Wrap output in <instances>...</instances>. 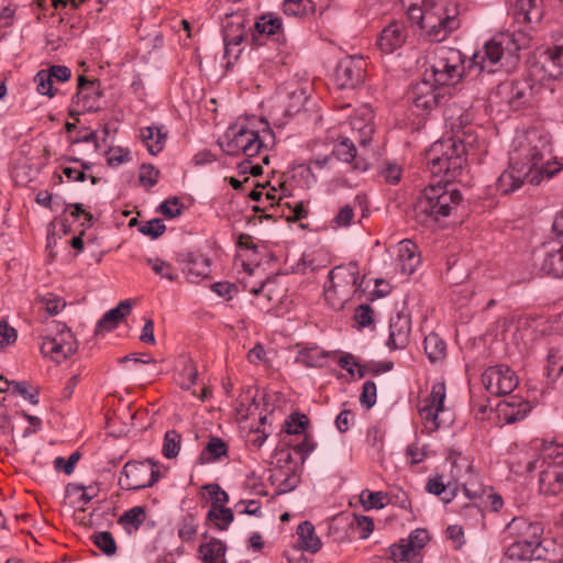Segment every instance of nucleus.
<instances>
[{
    "label": "nucleus",
    "mask_w": 563,
    "mask_h": 563,
    "mask_svg": "<svg viewBox=\"0 0 563 563\" xmlns=\"http://www.w3.org/2000/svg\"><path fill=\"white\" fill-rule=\"evenodd\" d=\"M446 0H402L409 21L423 31L429 42H442L460 26L456 11L449 10Z\"/></svg>",
    "instance_id": "obj_2"
},
{
    "label": "nucleus",
    "mask_w": 563,
    "mask_h": 563,
    "mask_svg": "<svg viewBox=\"0 0 563 563\" xmlns=\"http://www.w3.org/2000/svg\"><path fill=\"white\" fill-rule=\"evenodd\" d=\"M183 263V271L189 282L195 283L210 274V260L200 253H187Z\"/></svg>",
    "instance_id": "obj_27"
},
{
    "label": "nucleus",
    "mask_w": 563,
    "mask_h": 563,
    "mask_svg": "<svg viewBox=\"0 0 563 563\" xmlns=\"http://www.w3.org/2000/svg\"><path fill=\"white\" fill-rule=\"evenodd\" d=\"M181 435L176 430H168L164 435L162 453L166 459H174L180 450Z\"/></svg>",
    "instance_id": "obj_44"
},
{
    "label": "nucleus",
    "mask_w": 563,
    "mask_h": 563,
    "mask_svg": "<svg viewBox=\"0 0 563 563\" xmlns=\"http://www.w3.org/2000/svg\"><path fill=\"white\" fill-rule=\"evenodd\" d=\"M176 380L183 389H189L197 379V368L189 357H181L176 365Z\"/></svg>",
    "instance_id": "obj_36"
},
{
    "label": "nucleus",
    "mask_w": 563,
    "mask_h": 563,
    "mask_svg": "<svg viewBox=\"0 0 563 563\" xmlns=\"http://www.w3.org/2000/svg\"><path fill=\"white\" fill-rule=\"evenodd\" d=\"M198 523L196 522V519L194 516L188 515L186 516L178 529V537L184 542H189L194 540L195 536L197 534Z\"/></svg>",
    "instance_id": "obj_56"
},
{
    "label": "nucleus",
    "mask_w": 563,
    "mask_h": 563,
    "mask_svg": "<svg viewBox=\"0 0 563 563\" xmlns=\"http://www.w3.org/2000/svg\"><path fill=\"white\" fill-rule=\"evenodd\" d=\"M93 544L101 550L106 555L112 556L117 553V543L109 531H101L95 533L92 537Z\"/></svg>",
    "instance_id": "obj_45"
},
{
    "label": "nucleus",
    "mask_w": 563,
    "mask_h": 563,
    "mask_svg": "<svg viewBox=\"0 0 563 563\" xmlns=\"http://www.w3.org/2000/svg\"><path fill=\"white\" fill-rule=\"evenodd\" d=\"M361 503L365 509H380L384 508L387 503V494L383 492H369L367 489L361 493Z\"/></svg>",
    "instance_id": "obj_46"
},
{
    "label": "nucleus",
    "mask_w": 563,
    "mask_h": 563,
    "mask_svg": "<svg viewBox=\"0 0 563 563\" xmlns=\"http://www.w3.org/2000/svg\"><path fill=\"white\" fill-rule=\"evenodd\" d=\"M146 264L152 268V271L156 275H158L163 278H166L170 282H174L176 279L174 268H173L172 264H169L168 262H165V261L156 257V258H147Z\"/></svg>",
    "instance_id": "obj_49"
},
{
    "label": "nucleus",
    "mask_w": 563,
    "mask_h": 563,
    "mask_svg": "<svg viewBox=\"0 0 563 563\" xmlns=\"http://www.w3.org/2000/svg\"><path fill=\"white\" fill-rule=\"evenodd\" d=\"M167 132L164 126H146L141 130V139L152 155H157L164 148Z\"/></svg>",
    "instance_id": "obj_32"
},
{
    "label": "nucleus",
    "mask_w": 563,
    "mask_h": 563,
    "mask_svg": "<svg viewBox=\"0 0 563 563\" xmlns=\"http://www.w3.org/2000/svg\"><path fill=\"white\" fill-rule=\"evenodd\" d=\"M282 30V20L273 14L262 15L254 24L253 41L261 44L260 36L275 35Z\"/></svg>",
    "instance_id": "obj_35"
},
{
    "label": "nucleus",
    "mask_w": 563,
    "mask_h": 563,
    "mask_svg": "<svg viewBox=\"0 0 563 563\" xmlns=\"http://www.w3.org/2000/svg\"><path fill=\"white\" fill-rule=\"evenodd\" d=\"M547 555L543 544L514 541L505 551V559L511 562L542 560Z\"/></svg>",
    "instance_id": "obj_22"
},
{
    "label": "nucleus",
    "mask_w": 563,
    "mask_h": 563,
    "mask_svg": "<svg viewBox=\"0 0 563 563\" xmlns=\"http://www.w3.org/2000/svg\"><path fill=\"white\" fill-rule=\"evenodd\" d=\"M244 288L261 298H265L267 303H277L282 300L285 289L278 285L276 279L267 278L261 282L258 285H251L249 282H244Z\"/></svg>",
    "instance_id": "obj_28"
},
{
    "label": "nucleus",
    "mask_w": 563,
    "mask_h": 563,
    "mask_svg": "<svg viewBox=\"0 0 563 563\" xmlns=\"http://www.w3.org/2000/svg\"><path fill=\"white\" fill-rule=\"evenodd\" d=\"M530 41V36L523 31L500 32L472 56L471 66L487 73L510 71L518 65L519 52L528 47Z\"/></svg>",
    "instance_id": "obj_3"
},
{
    "label": "nucleus",
    "mask_w": 563,
    "mask_h": 563,
    "mask_svg": "<svg viewBox=\"0 0 563 563\" xmlns=\"http://www.w3.org/2000/svg\"><path fill=\"white\" fill-rule=\"evenodd\" d=\"M145 510L141 506H134L126 510L119 519L120 523H126L139 529L145 520Z\"/></svg>",
    "instance_id": "obj_53"
},
{
    "label": "nucleus",
    "mask_w": 563,
    "mask_h": 563,
    "mask_svg": "<svg viewBox=\"0 0 563 563\" xmlns=\"http://www.w3.org/2000/svg\"><path fill=\"white\" fill-rule=\"evenodd\" d=\"M297 536L300 549L311 553H316L321 549V540L316 534L314 527L311 522H301L297 528Z\"/></svg>",
    "instance_id": "obj_33"
},
{
    "label": "nucleus",
    "mask_w": 563,
    "mask_h": 563,
    "mask_svg": "<svg viewBox=\"0 0 563 563\" xmlns=\"http://www.w3.org/2000/svg\"><path fill=\"white\" fill-rule=\"evenodd\" d=\"M283 8L285 14L302 18L314 13L316 3L312 0H284Z\"/></svg>",
    "instance_id": "obj_40"
},
{
    "label": "nucleus",
    "mask_w": 563,
    "mask_h": 563,
    "mask_svg": "<svg viewBox=\"0 0 563 563\" xmlns=\"http://www.w3.org/2000/svg\"><path fill=\"white\" fill-rule=\"evenodd\" d=\"M464 55L460 49L439 46L433 51L430 70L434 84L439 86H452L464 76Z\"/></svg>",
    "instance_id": "obj_8"
},
{
    "label": "nucleus",
    "mask_w": 563,
    "mask_h": 563,
    "mask_svg": "<svg viewBox=\"0 0 563 563\" xmlns=\"http://www.w3.org/2000/svg\"><path fill=\"white\" fill-rule=\"evenodd\" d=\"M330 355V352H327L319 346H306L298 352L296 362L305 365L306 367H321L327 363Z\"/></svg>",
    "instance_id": "obj_34"
},
{
    "label": "nucleus",
    "mask_w": 563,
    "mask_h": 563,
    "mask_svg": "<svg viewBox=\"0 0 563 563\" xmlns=\"http://www.w3.org/2000/svg\"><path fill=\"white\" fill-rule=\"evenodd\" d=\"M77 347V340L68 328L62 329L54 336L43 338L40 344L41 353L56 363L75 354Z\"/></svg>",
    "instance_id": "obj_11"
},
{
    "label": "nucleus",
    "mask_w": 563,
    "mask_h": 563,
    "mask_svg": "<svg viewBox=\"0 0 563 563\" xmlns=\"http://www.w3.org/2000/svg\"><path fill=\"white\" fill-rule=\"evenodd\" d=\"M309 423V419L305 413H292L285 421V430L289 434H303Z\"/></svg>",
    "instance_id": "obj_47"
},
{
    "label": "nucleus",
    "mask_w": 563,
    "mask_h": 563,
    "mask_svg": "<svg viewBox=\"0 0 563 563\" xmlns=\"http://www.w3.org/2000/svg\"><path fill=\"white\" fill-rule=\"evenodd\" d=\"M40 301L51 316L58 314L66 307L64 298L54 294H46L42 296Z\"/></svg>",
    "instance_id": "obj_54"
},
{
    "label": "nucleus",
    "mask_w": 563,
    "mask_h": 563,
    "mask_svg": "<svg viewBox=\"0 0 563 563\" xmlns=\"http://www.w3.org/2000/svg\"><path fill=\"white\" fill-rule=\"evenodd\" d=\"M445 397V384L438 382L432 385L430 395L420 401L418 412L429 434L439 430L444 423L440 415L444 412Z\"/></svg>",
    "instance_id": "obj_10"
},
{
    "label": "nucleus",
    "mask_w": 563,
    "mask_h": 563,
    "mask_svg": "<svg viewBox=\"0 0 563 563\" xmlns=\"http://www.w3.org/2000/svg\"><path fill=\"white\" fill-rule=\"evenodd\" d=\"M395 263L405 275H411L420 264L417 245L410 240H402L397 245Z\"/></svg>",
    "instance_id": "obj_24"
},
{
    "label": "nucleus",
    "mask_w": 563,
    "mask_h": 563,
    "mask_svg": "<svg viewBox=\"0 0 563 563\" xmlns=\"http://www.w3.org/2000/svg\"><path fill=\"white\" fill-rule=\"evenodd\" d=\"M203 453L209 454L208 460L217 461L228 455V445L222 439L212 437L208 441Z\"/></svg>",
    "instance_id": "obj_50"
},
{
    "label": "nucleus",
    "mask_w": 563,
    "mask_h": 563,
    "mask_svg": "<svg viewBox=\"0 0 563 563\" xmlns=\"http://www.w3.org/2000/svg\"><path fill=\"white\" fill-rule=\"evenodd\" d=\"M139 230L144 235H148L152 239H157L165 232L166 227L163 220L153 219L143 223Z\"/></svg>",
    "instance_id": "obj_62"
},
{
    "label": "nucleus",
    "mask_w": 563,
    "mask_h": 563,
    "mask_svg": "<svg viewBox=\"0 0 563 563\" xmlns=\"http://www.w3.org/2000/svg\"><path fill=\"white\" fill-rule=\"evenodd\" d=\"M101 92L99 90V84L87 79L80 75L78 77L77 93L76 98L78 103L82 104V108L87 111H96L99 109V99Z\"/></svg>",
    "instance_id": "obj_25"
},
{
    "label": "nucleus",
    "mask_w": 563,
    "mask_h": 563,
    "mask_svg": "<svg viewBox=\"0 0 563 563\" xmlns=\"http://www.w3.org/2000/svg\"><path fill=\"white\" fill-rule=\"evenodd\" d=\"M424 352L431 363L442 362L446 355V344L439 334L431 332L424 338Z\"/></svg>",
    "instance_id": "obj_37"
},
{
    "label": "nucleus",
    "mask_w": 563,
    "mask_h": 563,
    "mask_svg": "<svg viewBox=\"0 0 563 563\" xmlns=\"http://www.w3.org/2000/svg\"><path fill=\"white\" fill-rule=\"evenodd\" d=\"M207 517L221 531L227 530L234 519L233 511L224 506L211 507Z\"/></svg>",
    "instance_id": "obj_41"
},
{
    "label": "nucleus",
    "mask_w": 563,
    "mask_h": 563,
    "mask_svg": "<svg viewBox=\"0 0 563 563\" xmlns=\"http://www.w3.org/2000/svg\"><path fill=\"white\" fill-rule=\"evenodd\" d=\"M411 320L409 316L397 313L389 321V336L386 342L389 350L405 349L409 343Z\"/></svg>",
    "instance_id": "obj_19"
},
{
    "label": "nucleus",
    "mask_w": 563,
    "mask_h": 563,
    "mask_svg": "<svg viewBox=\"0 0 563 563\" xmlns=\"http://www.w3.org/2000/svg\"><path fill=\"white\" fill-rule=\"evenodd\" d=\"M132 310V303L129 299L122 300L117 307L107 311L97 322L95 334H101L115 329L121 320H123Z\"/></svg>",
    "instance_id": "obj_26"
},
{
    "label": "nucleus",
    "mask_w": 563,
    "mask_h": 563,
    "mask_svg": "<svg viewBox=\"0 0 563 563\" xmlns=\"http://www.w3.org/2000/svg\"><path fill=\"white\" fill-rule=\"evenodd\" d=\"M278 476H283L284 478L277 486V495H282L288 492L294 490L299 484V476L294 472H284L279 471Z\"/></svg>",
    "instance_id": "obj_60"
},
{
    "label": "nucleus",
    "mask_w": 563,
    "mask_h": 563,
    "mask_svg": "<svg viewBox=\"0 0 563 563\" xmlns=\"http://www.w3.org/2000/svg\"><path fill=\"white\" fill-rule=\"evenodd\" d=\"M238 246L241 250L242 267L251 276L254 273L252 267L253 255L257 253V246L251 235L241 234L238 240Z\"/></svg>",
    "instance_id": "obj_38"
},
{
    "label": "nucleus",
    "mask_w": 563,
    "mask_h": 563,
    "mask_svg": "<svg viewBox=\"0 0 563 563\" xmlns=\"http://www.w3.org/2000/svg\"><path fill=\"white\" fill-rule=\"evenodd\" d=\"M499 93L505 97L510 108L519 110L530 102L532 87L527 81H507L499 86Z\"/></svg>",
    "instance_id": "obj_21"
},
{
    "label": "nucleus",
    "mask_w": 563,
    "mask_h": 563,
    "mask_svg": "<svg viewBox=\"0 0 563 563\" xmlns=\"http://www.w3.org/2000/svg\"><path fill=\"white\" fill-rule=\"evenodd\" d=\"M428 541V531L416 529L407 539H400L398 543L389 547L390 558L395 562H418L420 552Z\"/></svg>",
    "instance_id": "obj_13"
},
{
    "label": "nucleus",
    "mask_w": 563,
    "mask_h": 563,
    "mask_svg": "<svg viewBox=\"0 0 563 563\" xmlns=\"http://www.w3.org/2000/svg\"><path fill=\"white\" fill-rule=\"evenodd\" d=\"M539 490L543 495L555 496L563 492V466L539 467Z\"/></svg>",
    "instance_id": "obj_23"
},
{
    "label": "nucleus",
    "mask_w": 563,
    "mask_h": 563,
    "mask_svg": "<svg viewBox=\"0 0 563 563\" xmlns=\"http://www.w3.org/2000/svg\"><path fill=\"white\" fill-rule=\"evenodd\" d=\"M406 40L407 29L405 24L399 21H393L382 30L376 45L383 54H391L400 48Z\"/></svg>",
    "instance_id": "obj_16"
},
{
    "label": "nucleus",
    "mask_w": 563,
    "mask_h": 563,
    "mask_svg": "<svg viewBox=\"0 0 563 563\" xmlns=\"http://www.w3.org/2000/svg\"><path fill=\"white\" fill-rule=\"evenodd\" d=\"M552 147L548 135L536 130L528 132L510 153V163L496 181V189L508 195L519 189L528 179L539 185L562 169V164L551 162Z\"/></svg>",
    "instance_id": "obj_1"
},
{
    "label": "nucleus",
    "mask_w": 563,
    "mask_h": 563,
    "mask_svg": "<svg viewBox=\"0 0 563 563\" xmlns=\"http://www.w3.org/2000/svg\"><path fill=\"white\" fill-rule=\"evenodd\" d=\"M198 553L203 563H228L225 560L227 547L217 538L201 543Z\"/></svg>",
    "instance_id": "obj_31"
},
{
    "label": "nucleus",
    "mask_w": 563,
    "mask_h": 563,
    "mask_svg": "<svg viewBox=\"0 0 563 563\" xmlns=\"http://www.w3.org/2000/svg\"><path fill=\"white\" fill-rule=\"evenodd\" d=\"M536 264L544 275L563 277V244L544 243L534 252Z\"/></svg>",
    "instance_id": "obj_14"
},
{
    "label": "nucleus",
    "mask_w": 563,
    "mask_h": 563,
    "mask_svg": "<svg viewBox=\"0 0 563 563\" xmlns=\"http://www.w3.org/2000/svg\"><path fill=\"white\" fill-rule=\"evenodd\" d=\"M161 477L158 463L152 459L129 461L124 464L119 485L125 490H140L152 487Z\"/></svg>",
    "instance_id": "obj_9"
},
{
    "label": "nucleus",
    "mask_w": 563,
    "mask_h": 563,
    "mask_svg": "<svg viewBox=\"0 0 563 563\" xmlns=\"http://www.w3.org/2000/svg\"><path fill=\"white\" fill-rule=\"evenodd\" d=\"M360 278V267L355 262L334 266L323 286L325 302L334 310L342 309L361 286Z\"/></svg>",
    "instance_id": "obj_6"
},
{
    "label": "nucleus",
    "mask_w": 563,
    "mask_h": 563,
    "mask_svg": "<svg viewBox=\"0 0 563 563\" xmlns=\"http://www.w3.org/2000/svg\"><path fill=\"white\" fill-rule=\"evenodd\" d=\"M448 461L451 464V473L452 476L456 479L463 478L465 475L472 473V464L468 459L461 453L451 454L448 457Z\"/></svg>",
    "instance_id": "obj_43"
},
{
    "label": "nucleus",
    "mask_w": 563,
    "mask_h": 563,
    "mask_svg": "<svg viewBox=\"0 0 563 563\" xmlns=\"http://www.w3.org/2000/svg\"><path fill=\"white\" fill-rule=\"evenodd\" d=\"M159 170L153 165L143 164L140 168L139 180L145 187H153L158 181Z\"/></svg>",
    "instance_id": "obj_61"
},
{
    "label": "nucleus",
    "mask_w": 563,
    "mask_h": 563,
    "mask_svg": "<svg viewBox=\"0 0 563 563\" xmlns=\"http://www.w3.org/2000/svg\"><path fill=\"white\" fill-rule=\"evenodd\" d=\"M477 146V134H467L466 137L456 134L434 142L427 152L430 172L445 176L446 181L456 179Z\"/></svg>",
    "instance_id": "obj_4"
},
{
    "label": "nucleus",
    "mask_w": 563,
    "mask_h": 563,
    "mask_svg": "<svg viewBox=\"0 0 563 563\" xmlns=\"http://www.w3.org/2000/svg\"><path fill=\"white\" fill-rule=\"evenodd\" d=\"M445 124L452 131V135L476 134L474 128L471 125L473 114L470 110L464 109L455 103L450 104L444 111Z\"/></svg>",
    "instance_id": "obj_18"
},
{
    "label": "nucleus",
    "mask_w": 563,
    "mask_h": 563,
    "mask_svg": "<svg viewBox=\"0 0 563 563\" xmlns=\"http://www.w3.org/2000/svg\"><path fill=\"white\" fill-rule=\"evenodd\" d=\"M211 498V507H222L229 503V495L219 484H207L202 487Z\"/></svg>",
    "instance_id": "obj_55"
},
{
    "label": "nucleus",
    "mask_w": 563,
    "mask_h": 563,
    "mask_svg": "<svg viewBox=\"0 0 563 563\" xmlns=\"http://www.w3.org/2000/svg\"><path fill=\"white\" fill-rule=\"evenodd\" d=\"M354 209L350 205H344L334 216L332 223L338 228L350 227L354 219Z\"/></svg>",
    "instance_id": "obj_63"
},
{
    "label": "nucleus",
    "mask_w": 563,
    "mask_h": 563,
    "mask_svg": "<svg viewBox=\"0 0 563 563\" xmlns=\"http://www.w3.org/2000/svg\"><path fill=\"white\" fill-rule=\"evenodd\" d=\"M485 389L494 396L508 395L518 386V377L508 366H490L482 374Z\"/></svg>",
    "instance_id": "obj_12"
},
{
    "label": "nucleus",
    "mask_w": 563,
    "mask_h": 563,
    "mask_svg": "<svg viewBox=\"0 0 563 563\" xmlns=\"http://www.w3.org/2000/svg\"><path fill=\"white\" fill-rule=\"evenodd\" d=\"M11 391L15 395L22 396L25 400L32 405L38 404V388L31 386L27 382H14L12 384Z\"/></svg>",
    "instance_id": "obj_48"
},
{
    "label": "nucleus",
    "mask_w": 563,
    "mask_h": 563,
    "mask_svg": "<svg viewBox=\"0 0 563 563\" xmlns=\"http://www.w3.org/2000/svg\"><path fill=\"white\" fill-rule=\"evenodd\" d=\"M80 459L79 451L73 452L68 459H64L63 456H57L53 464L56 471H63L66 475H70L74 473L75 466Z\"/></svg>",
    "instance_id": "obj_57"
},
{
    "label": "nucleus",
    "mask_w": 563,
    "mask_h": 563,
    "mask_svg": "<svg viewBox=\"0 0 563 563\" xmlns=\"http://www.w3.org/2000/svg\"><path fill=\"white\" fill-rule=\"evenodd\" d=\"M461 201L459 189L446 184L429 185L420 191L415 202V219L423 225H430L440 218L449 217Z\"/></svg>",
    "instance_id": "obj_5"
},
{
    "label": "nucleus",
    "mask_w": 563,
    "mask_h": 563,
    "mask_svg": "<svg viewBox=\"0 0 563 563\" xmlns=\"http://www.w3.org/2000/svg\"><path fill=\"white\" fill-rule=\"evenodd\" d=\"M538 59L541 62L543 67L548 69V76L553 77L554 80L563 77L562 65L555 64V57H552L547 51L540 53Z\"/></svg>",
    "instance_id": "obj_58"
},
{
    "label": "nucleus",
    "mask_w": 563,
    "mask_h": 563,
    "mask_svg": "<svg viewBox=\"0 0 563 563\" xmlns=\"http://www.w3.org/2000/svg\"><path fill=\"white\" fill-rule=\"evenodd\" d=\"M53 80V77L46 69H41L34 77L37 92L51 98L54 97Z\"/></svg>",
    "instance_id": "obj_52"
},
{
    "label": "nucleus",
    "mask_w": 563,
    "mask_h": 563,
    "mask_svg": "<svg viewBox=\"0 0 563 563\" xmlns=\"http://www.w3.org/2000/svg\"><path fill=\"white\" fill-rule=\"evenodd\" d=\"M545 372L551 380H556L563 373V343L549 350Z\"/></svg>",
    "instance_id": "obj_39"
},
{
    "label": "nucleus",
    "mask_w": 563,
    "mask_h": 563,
    "mask_svg": "<svg viewBox=\"0 0 563 563\" xmlns=\"http://www.w3.org/2000/svg\"><path fill=\"white\" fill-rule=\"evenodd\" d=\"M385 433L376 426L369 427L366 431V442L377 453H380L384 449Z\"/></svg>",
    "instance_id": "obj_64"
},
{
    "label": "nucleus",
    "mask_w": 563,
    "mask_h": 563,
    "mask_svg": "<svg viewBox=\"0 0 563 563\" xmlns=\"http://www.w3.org/2000/svg\"><path fill=\"white\" fill-rule=\"evenodd\" d=\"M377 388L373 380H366L363 384L362 393L360 396V402L367 409L372 408L376 404Z\"/></svg>",
    "instance_id": "obj_59"
},
{
    "label": "nucleus",
    "mask_w": 563,
    "mask_h": 563,
    "mask_svg": "<svg viewBox=\"0 0 563 563\" xmlns=\"http://www.w3.org/2000/svg\"><path fill=\"white\" fill-rule=\"evenodd\" d=\"M266 136H272L269 130L264 129L261 134L247 124H234L227 130L219 145L228 155L251 158L261 153Z\"/></svg>",
    "instance_id": "obj_7"
},
{
    "label": "nucleus",
    "mask_w": 563,
    "mask_h": 563,
    "mask_svg": "<svg viewBox=\"0 0 563 563\" xmlns=\"http://www.w3.org/2000/svg\"><path fill=\"white\" fill-rule=\"evenodd\" d=\"M366 63L363 57L346 56L335 68L334 77L339 88H354L363 82Z\"/></svg>",
    "instance_id": "obj_15"
},
{
    "label": "nucleus",
    "mask_w": 563,
    "mask_h": 563,
    "mask_svg": "<svg viewBox=\"0 0 563 563\" xmlns=\"http://www.w3.org/2000/svg\"><path fill=\"white\" fill-rule=\"evenodd\" d=\"M332 154L341 162L352 163L356 157V148L347 137H342L334 144Z\"/></svg>",
    "instance_id": "obj_42"
},
{
    "label": "nucleus",
    "mask_w": 563,
    "mask_h": 563,
    "mask_svg": "<svg viewBox=\"0 0 563 563\" xmlns=\"http://www.w3.org/2000/svg\"><path fill=\"white\" fill-rule=\"evenodd\" d=\"M563 466V444L556 442H542L536 459L528 462L527 471L533 472L539 467Z\"/></svg>",
    "instance_id": "obj_20"
},
{
    "label": "nucleus",
    "mask_w": 563,
    "mask_h": 563,
    "mask_svg": "<svg viewBox=\"0 0 563 563\" xmlns=\"http://www.w3.org/2000/svg\"><path fill=\"white\" fill-rule=\"evenodd\" d=\"M507 531L512 536L515 541H527L534 544H542L541 537L543 527L540 522L529 521L521 517H515L507 525Z\"/></svg>",
    "instance_id": "obj_17"
},
{
    "label": "nucleus",
    "mask_w": 563,
    "mask_h": 563,
    "mask_svg": "<svg viewBox=\"0 0 563 563\" xmlns=\"http://www.w3.org/2000/svg\"><path fill=\"white\" fill-rule=\"evenodd\" d=\"M438 97L437 88L429 80H422L412 87V102L418 109H433L438 104Z\"/></svg>",
    "instance_id": "obj_29"
},
{
    "label": "nucleus",
    "mask_w": 563,
    "mask_h": 563,
    "mask_svg": "<svg viewBox=\"0 0 563 563\" xmlns=\"http://www.w3.org/2000/svg\"><path fill=\"white\" fill-rule=\"evenodd\" d=\"M531 408L532 407L529 401L511 397L509 400L498 404V413L503 417L506 423H515L525 419L531 411Z\"/></svg>",
    "instance_id": "obj_30"
},
{
    "label": "nucleus",
    "mask_w": 563,
    "mask_h": 563,
    "mask_svg": "<svg viewBox=\"0 0 563 563\" xmlns=\"http://www.w3.org/2000/svg\"><path fill=\"white\" fill-rule=\"evenodd\" d=\"M528 76L530 80L540 85H547L554 80L553 77L548 76V69L543 67L538 57L529 65Z\"/></svg>",
    "instance_id": "obj_51"
}]
</instances>
